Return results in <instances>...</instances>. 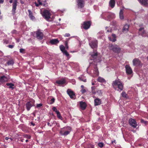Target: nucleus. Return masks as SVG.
I'll return each mask as SVG.
<instances>
[{"label": "nucleus", "instance_id": "1", "mask_svg": "<svg viewBox=\"0 0 148 148\" xmlns=\"http://www.w3.org/2000/svg\"><path fill=\"white\" fill-rule=\"evenodd\" d=\"M112 85L115 90L121 92L123 89V84L120 79H118L113 82Z\"/></svg>", "mask_w": 148, "mask_h": 148}, {"label": "nucleus", "instance_id": "2", "mask_svg": "<svg viewBox=\"0 0 148 148\" xmlns=\"http://www.w3.org/2000/svg\"><path fill=\"white\" fill-rule=\"evenodd\" d=\"M71 130V129L70 127H65L60 129V133L62 136H66L70 133Z\"/></svg>", "mask_w": 148, "mask_h": 148}, {"label": "nucleus", "instance_id": "3", "mask_svg": "<svg viewBox=\"0 0 148 148\" xmlns=\"http://www.w3.org/2000/svg\"><path fill=\"white\" fill-rule=\"evenodd\" d=\"M114 14L111 12H103L101 14V16L102 18L107 20H110L112 18Z\"/></svg>", "mask_w": 148, "mask_h": 148}, {"label": "nucleus", "instance_id": "4", "mask_svg": "<svg viewBox=\"0 0 148 148\" xmlns=\"http://www.w3.org/2000/svg\"><path fill=\"white\" fill-rule=\"evenodd\" d=\"M42 14L43 17L47 21L51 18V14L49 11L47 10H44Z\"/></svg>", "mask_w": 148, "mask_h": 148}, {"label": "nucleus", "instance_id": "5", "mask_svg": "<svg viewBox=\"0 0 148 148\" xmlns=\"http://www.w3.org/2000/svg\"><path fill=\"white\" fill-rule=\"evenodd\" d=\"M140 27L139 29L138 34L143 37H146L147 36V33L144 30V27L142 25H139Z\"/></svg>", "mask_w": 148, "mask_h": 148}, {"label": "nucleus", "instance_id": "6", "mask_svg": "<svg viewBox=\"0 0 148 148\" xmlns=\"http://www.w3.org/2000/svg\"><path fill=\"white\" fill-rule=\"evenodd\" d=\"M110 49L116 53H119L121 51V49L116 45H110Z\"/></svg>", "mask_w": 148, "mask_h": 148}, {"label": "nucleus", "instance_id": "7", "mask_svg": "<svg viewBox=\"0 0 148 148\" xmlns=\"http://www.w3.org/2000/svg\"><path fill=\"white\" fill-rule=\"evenodd\" d=\"M133 65L136 66H141L142 64L141 61L137 58L134 59L132 61Z\"/></svg>", "mask_w": 148, "mask_h": 148}, {"label": "nucleus", "instance_id": "8", "mask_svg": "<svg viewBox=\"0 0 148 148\" xmlns=\"http://www.w3.org/2000/svg\"><path fill=\"white\" fill-rule=\"evenodd\" d=\"M98 42L97 40L91 41L89 43V44L91 48L94 49L96 48L97 47Z\"/></svg>", "mask_w": 148, "mask_h": 148}, {"label": "nucleus", "instance_id": "9", "mask_svg": "<svg viewBox=\"0 0 148 148\" xmlns=\"http://www.w3.org/2000/svg\"><path fill=\"white\" fill-rule=\"evenodd\" d=\"M91 25V23L90 21L84 22L82 25V27L84 29L86 30L89 29Z\"/></svg>", "mask_w": 148, "mask_h": 148}, {"label": "nucleus", "instance_id": "10", "mask_svg": "<svg viewBox=\"0 0 148 148\" xmlns=\"http://www.w3.org/2000/svg\"><path fill=\"white\" fill-rule=\"evenodd\" d=\"M17 3V0H14L12 4V14L13 15H14L16 13V10Z\"/></svg>", "mask_w": 148, "mask_h": 148}, {"label": "nucleus", "instance_id": "11", "mask_svg": "<svg viewBox=\"0 0 148 148\" xmlns=\"http://www.w3.org/2000/svg\"><path fill=\"white\" fill-rule=\"evenodd\" d=\"M36 37L39 39L42 40L43 37V34L40 30H38L36 32Z\"/></svg>", "mask_w": 148, "mask_h": 148}, {"label": "nucleus", "instance_id": "12", "mask_svg": "<svg viewBox=\"0 0 148 148\" xmlns=\"http://www.w3.org/2000/svg\"><path fill=\"white\" fill-rule=\"evenodd\" d=\"M130 125L134 128H136L137 126L136 122L135 120L130 119L129 120Z\"/></svg>", "mask_w": 148, "mask_h": 148}, {"label": "nucleus", "instance_id": "13", "mask_svg": "<svg viewBox=\"0 0 148 148\" xmlns=\"http://www.w3.org/2000/svg\"><path fill=\"white\" fill-rule=\"evenodd\" d=\"M97 53L96 51L93 52L91 54V57H90V59L91 60H93L95 62L96 61V59L97 56Z\"/></svg>", "mask_w": 148, "mask_h": 148}, {"label": "nucleus", "instance_id": "14", "mask_svg": "<svg viewBox=\"0 0 148 148\" xmlns=\"http://www.w3.org/2000/svg\"><path fill=\"white\" fill-rule=\"evenodd\" d=\"M67 94L70 96L71 98L74 99L75 97V95L74 92L71 89H68L67 91Z\"/></svg>", "mask_w": 148, "mask_h": 148}, {"label": "nucleus", "instance_id": "15", "mask_svg": "<svg viewBox=\"0 0 148 148\" xmlns=\"http://www.w3.org/2000/svg\"><path fill=\"white\" fill-rule=\"evenodd\" d=\"M34 101H30L27 102L26 104V106L27 108V110L29 111L31 107L32 106H34Z\"/></svg>", "mask_w": 148, "mask_h": 148}, {"label": "nucleus", "instance_id": "16", "mask_svg": "<svg viewBox=\"0 0 148 148\" xmlns=\"http://www.w3.org/2000/svg\"><path fill=\"white\" fill-rule=\"evenodd\" d=\"M77 6L78 8H82L84 7L85 3L84 0H77Z\"/></svg>", "mask_w": 148, "mask_h": 148}, {"label": "nucleus", "instance_id": "17", "mask_svg": "<svg viewBox=\"0 0 148 148\" xmlns=\"http://www.w3.org/2000/svg\"><path fill=\"white\" fill-rule=\"evenodd\" d=\"M126 71L127 74L128 75H130L132 73V70L129 65H126L125 66Z\"/></svg>", "mask_w": 148, "mask_h": 148}, {"label": "nucleus", "instance_id": "18", "mask_svg": "<svg viewBox=\"0 0 148 148\" xmlns=\"http://www.w3.org/2000/svg\"><path fill=\"white\" fill-rule=\"evenodd\" d=\"M129 27V25L127 24L125 25L122 29L123 32L124 33H127L128 31Z\"/></svg>", "mask_w": 148, "mask_h": 148}, {"label": "nucleus", "instance_id": "19", "mask_svg": "<svg viewBox=\"0 0 148 148\" xmlns=\"http://www.w3.org/2000/svg\"><path fill=\"white\" fill-rule=\"evenodd\" d=\"M101 103V101L99 98H97L94 100V104L95 106L100 105Z\"/></svg>", "mask_w": 148, "mask_h": 148}, {"label": "nucleus", "instance_id": "20", "mask_svg": "<svg viewBox=\"0 0 148 148\" xmlns=\"http://www.w3.org/2000/svg\"><path fill=\"white\" fill-rule=\"evenodd\" d=\"M79 104L82 110H84L86 107V104L85 102H83L82 101L79 102Z\"/></svg>", "mask_w": 148, "mask_h": 148}, {"label": "nucleus", "instance_id": "21", "mask_svg": "<svg viewBox=\"0 0 148 148\" xmlns=\"http://www.w3.org/2000/svg\"><path fill=\"white\" fill-rule=\"evenodd\" d=\"M50 42L52 45H56L59 43V41L57 39H54L51 40Z\"/></svg>", "mask_w": 148, "mask_h": 148}, {"label": "nucleus", "instance_id": "22", "mask_svg": "<svg viewBox=\"0 0 148 148\" xmlns=\"http://www.w3.org/2000/svg\"><path fill=\"white\" fill-rule=\"evenodd\" d=\"M28 12L29 13V16L30 19L32 20H34L35 19V17L33 16L32 12L30 10H28Z\"/></svg>", "mask_w": 148, "mask_h": 148}, {"label": "nucleus", "instance_id": "23", "mask_svg": "<svg viewBox=\"0 0 148 148\" xmlns=\"http://www.w3.org/2000/svg\"><path fill=\"white\" fill-rule=\"evenodd\" d=\"M112 36L113 37L112 38H111V37H108V38L110 40L112 41L113 42H115L116 40V36L115 34H112Z\"/></svg>", "mask_w": 148, "mask_h": 148}, {"label": "nucleus", "instance_id": "24", "mask_svg": "<svg viewBox=\"0 0 148 148\" xmlns=\"http://www.w3.org/2000/svg\"><path fill=\"white\" fill-rule=\"evenodd\" d=\"M93 67L94 68V73L96 74V75H98L99 74V72L97 67V64L94 65Z\"/></svg>", "mask_w": 148, "mask_h": 148}, {"label": "nucleus", "instance_id": "25", "mask_svg": "<svg viewBox=\"0 0 148 148\" xmlns=\"http://www.w3.org/2000/svg\"><path fill=\"white\" fill-rule=\"evenodd\" d=\"M65 82V80L64 79H62L60 80L56 81V83L59 84H63Z\"/></svg>", "mask_w": 148, "mask_h": 148}, {"label": "nucleus", "instance_id": "26", "mask_svg": "<svg viewBox=\"0 0 148 148\" xmlns=\"http://www.w3.org/2000/svg\"><path fill=\"white\" fill-rule=\"evenodd\" d=\"M115 1L114 0H110L109 2V5L112 8H113L115 5Z\"/></svg>", "mask_w": 148, "mask_h": 148}, {"label": "nucleus", "instance_id": "27", "mask_svg": "<svg viewBox=\"0 0 148 148\" xmlns=\"http://www.w3.org/2000/svg\"><path fill=\"white\" fill-rule=\"evenodd\" d=\"M140 1L143 5L148 6V0H140Z\"/></svg>", "mask_w": 148, "mask_h": 148}, {"label": "nucleus", "instance_id": "28", "mask_svg": "<svg viewBox=\"0 0 148 148\" xmlns=\"http://www.w3.org/2000/svg\"><path fill=\"white\" fill-rule=\"evenodd\" d=\"M7 80V78L4 75L1 77L0 78V82H3L6 81Z\"/></svg>", "mask_w": 148, "mask_h": 148}, {"label": "nucleus", "instance_id": "29", "mask_svg": "<svg viewBox=\"0 0 148 148\" xmlns=\"http://www.w3.org/2000/svg\"><path fill=\"white\" fill-rule=\"evenodd\" d=\"M123 12L122 10H121L119 12V18L121 20H123L124 18Z\"/></svg>", "mask_w": 148, "mask_h": 148}, {"label": "nucleus", "instance_id": "30", "mask_svg": "<svg viewBox=\"0 0 148 148\" xmlns=\"http://www.w3.org/2000/svg\"><path fill=\"white\" fill-rule=\"evenodd\" d=\"M97 81L101 83L106 82L105 80L102 77H99L97 79Z\"/></svg>", "mask_w": 148, "mask_h": 148}, {"label": "nucleus", "instance_id": "31", "mask_svg": "<svg viewBox=\"0 0 148 148\" xmlns=\"http://www.w3.org/2000/svg\"><path fill=\"white\" fill-rule=\"evenodd\" d=\"M78 79L79 80L83 81L84 82H86V79L82 76H81L80 77H79Z\"/></svg>", "mask_w": 148, "mask_h": 148}, {"label": "nucleus", "instance_id": "32", "mask_svg": "<svg viewBox=\"0 0 148 148\" xmlns=\"http://www.w3.org/2000/svg\"><path fill=\"white\" fill-rule=\"evenodd\" d=\"M8 65H13L14 63V62L13 60H11L8 61L7 62Z\"/></svg>", "mask_w": 148, "mask_h": 148}, {"label": "nucleus", "instance_id": "33", "mask_svg": "<svg viewBox=\"0 0 148 148\" xmlns=\"http://www.w3.org/2000/svg\"><path fill=\"white\" fill-rule=\"evenodd\" d=\"M60 48L62 52L66 50L65 49V48L63 45H60Z\"/></svg>", "mask_w": 148, "mask_h": 148}, {"label": "nucleus", "instance_id": "34", "mask_svg": "<svg viewBox=\"0 0 148 148\" xmlns=\"http://www.w3.org/2000/svg\"><path fill=\"white\" fill-rule=\"evenodd\" d=\"M6 85L8 86H9L10 88H14L13 87L14 86V84L12 83H7L6 84Z\"/></svg>", "mask_w": 148, "mask_h": 148}, {"label": "nucleus", "instance_id": "35", "mask_svg": "<svg viewBox=\"0 0 148 148\" xmlns=\"http://www.w3.org/2000/svg\"><path fill=\"white\" fill-rule=\"evenodd\" d=\"M56 113L57 114V116L58 117V118H59V119L62 120V117L61 116L60 112L59 111Z\"/></svg>", "mask_w": 148, "mask_h": 148}, {"label": "nucleus", "instance_id": "36", "mask_svg": "<svg viewBox=\"0 0 148 148\" xmlns=\"http://www.w3.org/2000/svg\"><path fill=\"white\" fill-rule=\"evenodd\" d=\"M121 94L123 97L126 98H127V94L125 92L123 91V92Z\"/></svg>", "mask_w": 148, "mask_h": 148}, {"label": "nucleus", "instance_id": "37", "mask_svg": "<svg viewBox=\"0 0 148 148\" xmlns=\"http://www.w3.org/2000/svg\"><path fill=\"white\" fill-rule=\"evenodd\" d=\"M106 31L107 32H112V29L111 27H106Z\"/></svg>", "mask_w": 148, "mask_h": 148}, {"label": "nucleus", "instance_id": "38", "mask_svg": "<svg viewBox=\"0 0 148 148\" xmlns=\"http://www.w3.org/2000/svg\"><path fill=\"white\" fill-rule=\"evenodd\" d=\"M62 53L64 54L67 57H68L69 55V53L66 50L64 51Z\"/></svg>", "mask_w": 148, "mask_h": 148}, {"label": "nucleus", "instance_id": "39", "mask_svg": "<svg viewBox=\"0 0 148 148\" xmlns=\"http://www.w3.org/2000/svg\"><path fill=\"white\" fill-rule=\"evenodd\" d=\"M97 93L99 95H101L102 93V91L101 90H98L97 91Z\"/></svg>", "mask_w": 148, "mask_h": 148}, {"label": "nucleus", "instance_id": "40", "mask_svg": "<svg viewBox=\"0 0 148 148\" xmlns=\"http://www.w3.org/2000/svg\"><path fill=\"white\" fill-rule=\"evenodd\" d=\"M98 145L100 147H103L104 146V144L102 143H98Z\"/></svg>", "mask_w": 148, "mask_h": 148}, {"label": "nucleus", "instance_id": "41", "mask_svg": "<svg viewBox=\"0 0 148 148\" xmlns=\"http://www.w3.org/2000/svg\"><path fill=\"white\" fill-rule=\"evenodd\" d=\"M87 148H94V146L93 145L89 144L87 146Z\"/></svg>", "mask_w": 148, "mask_h": 148}, {"label": "nucleus", "instance_id": "42", "mask_svg": "<svg viewBox=\"0 0 148 148\" xmlns=\"http://www.w3.org/2000/svg\"><path fill=\"white\" fill-rule=\"evenodd\" d=\"M52 109L53 111L55 112L56 113H57V112H59V111L57 110L55 107H53L52 108Z\"/></svg>", "mask_w": 148, "mask_h": 148}, {"label": "nucleus", "instance_id": "43", "mask_svg": "<svg viewBox=\"0 0 148 148\" xmlns=\"http://www.w3.org/2000/svg\"><path fill=\"white\" fill-rule=\"evenodd\" d=\"M82 94H84L86 92V90L85 89H82L80 90Z\"/></svg>", "mask_w": 148, "mask_h": 148}, {"label": "nucleus", "instance_id": "44", "mask_svg": "<svg viewBox=\"0 0 148 148\" xmlns=\"http://www.w3.org/2000/svg\"><path fill=\"white\" fill-rule=\"evenodd\" d=\"M65 45L66 47V48L67 49H68L69 48V46L68 45V42L67 41H65Z\"/></svg>", "mask_w": 148, "mask_h": 148}, {"label": "nucleus", "instance_id": "45", "mask_svg": "<svg viewBox=\"0 0 148 148\" xmlns=\"http://www.w3.org/2000/svg\"><path fill=\"white\" fill-rule=\"evenodd\" d=\"M25 49H21L20 50V52L21 53H23L25 51Z\"/></svg>", "mask_w": 148, "mask_h": 148}, {"label": "nucleus", "instance_id": "46", "mask_svg": "<svg viewBox=\"0 0 148 148\" xmlns=\"http://www.w3.org/2000/svg\"><path fill=\"white\" fill-rule=\"evenodd\" d=\"M42 103H40V104H37V105L36 107L38 108H39L42 106Z\"/></svg>", "mask_w": 148, "mask_h": 148}, {"label": "nucleus", "instance_id": "47", "mask_svg": "<svg viewBox=\"0 0 148 148\" xmlns=\"http://www.w3.org/2000/svg\"><path fill=\"white\" fill-rule=\"evenodd\" d=\"M55 100V99L54 98H52L51 99V102L50 103V104H51L53 103L54 102Z\"/></svg>", "mask_w": 148, "mask_h": 148}, {"label": "nucleus", "instance_id": "48", "mask_svg": "<svg viewBox=\"0 0 148 148\" xmlns=\"http://www.w3.org/2000/svg\"><path fill=\"white\" fill-rule=\"evenodd\" d=\"M14 47V46L13 45H9L8 46V47L9 48H11V49L13 48Z\"/></svg>", "mask_w": 148, "mask_h": 148}, {"label": "nucleus", "instance_id": "49", "mask_svg": "<svg viewBox=\"0 0 148 148\" xmlns=\"http://www.w3.org/2000/svg\"><path fill=\"white\" fill-rule=\"evenodd\" d=\"M56 121H53V122H51V125H52V126L53 125V124H56Z\"/></svg>", "mask_w": 148, "mask_h": 148}, {"label": "nucleus", "instance_id": "50", "mask_svg": "<svg viewBox=\"0 0 148 148\" xmlns=\"http://www.w3.org/2000/svg\"><path fill=\"white\" fill-rule=\"evenodd\" d=\"M70 36V34L69 33H66L64 35V36L65 37H69Z\"/></svg>", "mask_w": 148, "mask_h": 148}, {"label": "nucleus", "instance_id": "51", "mask_svg": "<svg viewBox=\"0 0 148 148\" xmlns=\"http://www.w3.org/2000/svg\"><path fill=\"white\" fill-rule=\"evenodd\" d=\"M38 4H39V5H42V3L40 2V0H38Z\"/></svg>", "mask_w": 148, "mask_h": 148}, {"label": "nucleus", "instance_id": "52", "mask_svg": "<svg viewBox=\"0 0 148 148\" xmlns=\"http://www.w3.org/2000/svg\"><path fill=\"white\" fill-rule=\"evenodd\" d=\"M95 86H92L91 87L92 90H95Z\"/></svg>", "mask_w": 148, "mask_h": 148}, {"label": "nucleus", "instance_id": "53", "mask_svg": "<svg viewBox=\"0 0 148 148\" xmlns=\"http://www.w3.org/2000/svg\"><path fill=\"white\" fill-rule=\"evenodd\" d=\"M92 92L93 94H95L96 93L95 90H92Z\"/></svg>", "mask_w": 148, "mask_h": 148}, {"label": "nucleus", "instance_id": "54", "mask_svg": "<svg viewBox=\"0 0 148 148\" xmlns=\"http://www.w3.org/2000/svg\"><path fill=\"white\" fill-rule=\"evenodd\" d=\"M35 5L36 6V7H38L39 6V5H39V4H38L37 3H35Z\"/></svg>", "mask_w": 148, "mask_h": 148}, {"label": "nucleus", "instance_id": "55", "mask_svg": "<svg viewBox=\"0 0 148 148\" xmlns=\"http://www.w3.org/2000/svg\"><path fill=\"white\" fill-rule=\"evenodd\" d=\"M141 122L144 123H146V122H147L146 121H145L144 120H141Z\"/></svg>", "mask_w": 148, "mask_h": 148}, {"label": "nucleus", "instance_id": "56", "mask_svg": "<svg viewBox=\"0 0 148 148\" xmlns=\"http://www.w3.org/2000/svg\"><path fill=\"white\" fill-rule=\"evenodd\" d=\"M47 124L48 126H50V127L52 126V125H51V124H50L49 122H48Z\"/></svg>", "mask_w": 148, "mask_h": 148}, {"label": "nucleus", "instance_id": "57", "mask_svg": "<svg viewBox=\"0 0 148 148\" xmlns=\"http://www.w3.org/2000/svg\"><path fill=\"white\" fill-rule=\"evenodd\" d=\"M20 3L22 4H23L24 3V1L22 0H20Z\"/></svg>", "mask_w": 148, "mask_h": 148}, {"label": "nucleus", "instance_id": "58", "mask_svg": "<svg viewBox=\"0 0 148 148\" xmlns=\"http://www.w3.org/2000/svg\"><path fill=\"white\" fill-rule=\"evenodd\" d=\"M4 2V0H0V3H3Z\"/></svg>", "mask_w": 148, "mask_h": 148}, {"label": "nucleus", "instance_id": "59", "mask_svg": "<svg viewBox=\"0 0 148 148\" xmlns=\"http://www.w3.org/2000/svg\"><path fill=\"white\" fill-rule=\"evenodd\" d=\"M112 143H116V140H114L113 141H112Z\"/></svg>", "mask_w": 148, "mask_h": 148}, {"label": "nucleus", "instance_id": "60", "mask_svg": "<svg viewBox=\"0 0 148 148\" xmlns=\"http://www.w3.org/2000/svg\"><path fill=\"white\" fill-rule=\"evenodd\" d=\"M31 124L33 126H34L35 125V124L33 123V122H32L31 123Z\"/></svg>", "mask_w": 148, "mask_h": 148}, {"label": "nucleus", "instance_id": "61", "mask_svg": "<svg viewBox=\"0 0 148 148\" xmlns=\"http://www.w3.org/2000/svg\"><path fill=\"white\" fill-rule=\"evenodd\" d=\"M81 87L82 88V89H84V86L83 85H81Z\"/></svg>", "mask_w": 148, "mask_h": 148}, {"label": "nucleus", "instance_id": "62", "mask_svg": "<svg viewBox=\"0 0 148 148\" xmlns=\"http://www.w3.org/2000/svg\"><path fill=\"white\" fill-rule=\"evenodd\" d=\"M9 139V138H8V137H6L5 138V139L6 140H8Z\"/></svg>", "mask_w": 148, "mask_h": 148}, {"label": "nucleus", "instance_id": "63", "mask_svg": "<svg viewBox=\"0 0 148 148\" xmlns=\"http://www.w3.org/2000/svg\"><path fill=\"white\" fill-rule=\"evenodd\" d=\"M12 2H13V0H10L9 1V2L10 3H12Z\"/></svg>", "mask_w": 148, "mask_h": 148}, {"label": "nucleus", "instance_id": "64", "mask_svg": "<svg viewBox=\"0 0 148 148\" xmlns=\"http://www.w3.org/2000/svg\"><path fill=\"white\" fill-rule=\"evenodd\" d=\"M9 139H10V141H11L12 140V139L11 138H9Z\"/></svg>", "mask_w": 148, "mask_h": 148}]
</instances>
